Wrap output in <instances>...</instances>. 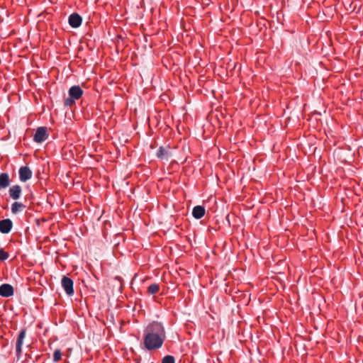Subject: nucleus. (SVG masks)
<instances>
[{"instance_id": "nucleus-12", "label": "nucleus", "mask_w": 363, "mask_h": 363, "mask_svg": "<svg viewBox=\"0 0 363 363\" xmlns=\"http://www.w3.org/2000/svg\"><path fill=\"white\" fill-rule=\"evenodd\" d=\"M206 213V209L202 206H196L194 207L192 211V216L196 219H200Z\"/></svg>"}, {"instance_id": "nucleus-18", "label": "nucleus", "mask_w": 363, "mask_h": 363, "mask_svg": "<svg viewBox=\"0 0 363 363\" xmlns=\"http://www.w3.org/2000/svg\"><path fill=\"white\" fill-rule=\"evenodd\" d=\"M74 101H75V99H72L71 96H69L68 98H67L64 100V105L65 106H70L74 104Z\"/></svg>"}, {"instance_id": "nucleus-9", "label": "nucleus", "mask_w": 363, "mask_h": 363, "mask_svg": "<svg viewBox=\"0 0 363 363\" xmlns=\"http://www.w3.org/2000/svg\"><path fill=\"white\" fill-rule=\"evenodd\" d=\"M69 23L72 28H78L82 24V17L77 13H72L69 16Z\"/></svg>"}, {"instance_id": "nucleus-14", "label": "nucleus", "mask_w": 363, "mask_h": 363, "mask_svg": "<svg viewBox=\"0 0 363 363\" xmlns=\"http://www.w3.org/2000/svg\"><path fill=\"white\" fill-rule=\"evenodd\" d=\"M25 208V206L22 203L14 202L11 205V212L13 214H16L18 212L21 211Z\"/></svg>"}, {"instance_id": "nucleus-13", "label": "nucleus", "mask_w": 363, "mask_h": 363, "mask_svg": "<svg viewBox=\"0 0 363 363\" xmlns=\"http://www.w3.org/2000/svg\"><path fill=\"white\" fill-rule=\"evenodd\" d=\"M26 336V330H22L17 338L16 344V350L18 353L21 352V347L23 345V342Z\"/></svg>"}, {"instance_id": "nucleus-3", "label": "nucleus", "mask_w": 363, "mask_h": 363, "mask_svg": "<svg viewBox=\"0 0 363 363\" xmlns=\"http://www.w3.org/2000/svg\"><path fill=\"white\" fill-rule=\"evenodd\" d=\"M61 284L68 296H71L74 294L73 281L70 278L63 276Z\"/></svg>"}, {"instance_id": "nucleus-8", "label": "nucleus", "mask_w": 363, "mask_h": 363, "mask_svg": "<svg viewBox=\"0 0 363 363\" xmlns=\"http://www.w3.org/2000/svg\"><path fill=\"white\" fill-rule=\"evenodd\" d=\"M69 96L75 100H78L83 94V90L79 86L74 85L69 89Z\"/></svg>"}, {"instance_id": "nucleus-10", "label": "nucleus", "mask_w": 363, "mask_h": 363, "mask_svg": "<svg viewBox=\"0 0 363 363\" xmlns=\"http://www.w3.org/2000/svg\"><path fill=\"white\" fill-rule=\"evenodd\" d=\"M21 192L22 189L19 185L12 186L9 190V196L13 200H18L21 197Z\"/></svg>"}, {"instance_id": "nucleus-6", "label": "nucleus", "mask_w": 363, "mask_h": 363, "mask_svg": "<svg viewBox=\"0 0 363 363\" xmlns=\"http://www.w3.org/2000/svg\"><path fill=\"white\" fill-rule=\"evenodd\" d=\"M13 228V222L9 218L0 220V232L3 234H8Z\"/></svg>"}, {"instance_id": "nucleus-17", "label": "nucleus", "mask_w": 363, "mask_h": 363, "mask_svg": "<svg viewBox=\"0 0 363 363\" xmlns=\"http://www.w3.org/2000/svg\"><path fill=\"white\" fill-rule=\"evenodd\" d=\"M62 356V353L60 350H56L53 353V361L57 362L60 360Z\"/></svg>"}, {"instance_id": "nucleus-16", "label": "nucleus", "mask_w": 363, "mask_h": 363, "mask_svg": "<svg viewBox=\"0 0 363 363\" xmlns=\"http://www.w3.org/2000/svg\"><path fill=\"white\" fill-rule=\"evenodd\" d=\"M162 363H175V359L172 355H166L163 357Z\"/></svg>"}, {"instance_id": "nucleus-19", "label": "nucleus", "mask_w": 363, "mask_h": 363, "mask_svg": "<svg viewBox=\"0 0 363 363\" xmlns=\"http://www.w3.org/2000/svg\"><path fill=\"white\" fill-rule=\"evenodd\" d=\"M9 258V253L2 248L0 249V261H4Z\"/></svg>"}, {"instance_id": "nucleus-15", "label": "nucleus", "mask_w": 363, "mask_h": 363, "mask_svg": "<svg viewBox=\"0 0 363 363\" xmlns=\"http://www.w3.org/2000/svg\"><path fill=\"white\" fill-rule=\"evenodd\" d=\"M159 289H160V286L159 284L155 283V284H150L148 288H147V292L148 294H155L156 293H157L159 291Z\"/></svg>"}, {"instance_id": "nucleus-5", "label": "nucleus", "mask_w": 363, "mask_h": 363, "mask_svg": "<svg viewBox=\"0 0 363 363\" xmlns=\"http://www.w3.org/2000/svg\"><path fill=\"white\" fill-rule=\"evenodd\" d=\"M48 136L47 128L39 127L34 135L33 139L37 143H42L48 138Z\"/></svg>"}, {"instance_id": "nucleus-2", "label": "nucleus", "mask_w": 363, "mask_h": 363, "mask_svg": "<svg viewBox=\"0 0 363 363\" xmlns=\"http://www.w3.org/2000/svg\"><path fill=\"white\" fill-rule=\"evenodd\" d=\"M173 155L169 145L160 146L157 152V157L162 160H168Z\"/></svg>"}, {"instance_id": "nucleus-1", "label": "nucleus", "mask_w": 363, "mask_h": 363, "mask_svg": "<svg viewBox=\"0 0 363 363\" xmlns=\"http://www.w3.org/2000/svg\"><path fill=\"white\" fill-rule=\"evenodd\" d=\"M166 338L165 330L159 322H153L147 325L144 333V344L147 350L159 349Z\"/></svg>"}, {"instance_id": "nucleus-4", "label": "nucleus", "mask_w": 363, "mask_h": 363, "mask_svg": "<svg viewBox=\"0 0 363 363\" xmlns=\"http://www.w3.org/2000/svg\"><path fill=\"white\" fill-rule=\"evenodd\" d=\"M18 174L19 179L22 182H26V181L29 180L31 179L33 175L31 169L26 166L21 167L19 169Z\"/></svg>"}, {"instance_id": "nucleus-11", "label": "nucleus", "mask_w": 363, "mask_h": 363, "mask_svg": "<svg viewBox=\"0 0 363 363\" xmlns=\"http://www.w3.org/2000/svg\"><path fill=\"white\" fill-rule=\"evenodd\" d=\"M11 184V180L9 174L6 172H2L0 174V189H6Z\"/></svg>"}, {"instance_id": "nucleus-7", "label": "nucleus", "mask_w": 363, "mask_h": 363, "mask_svg": "<svg viewBox=\"0 0 363 363\" xmlns=\"http://www.w3.org/2000/svg\"><path fill=\"white\" fill-rule=\"evenodd\" d=\"M13 295V287L9 284H4L0 286V296L9 297Z\"/></svg>"}]
</instances>
